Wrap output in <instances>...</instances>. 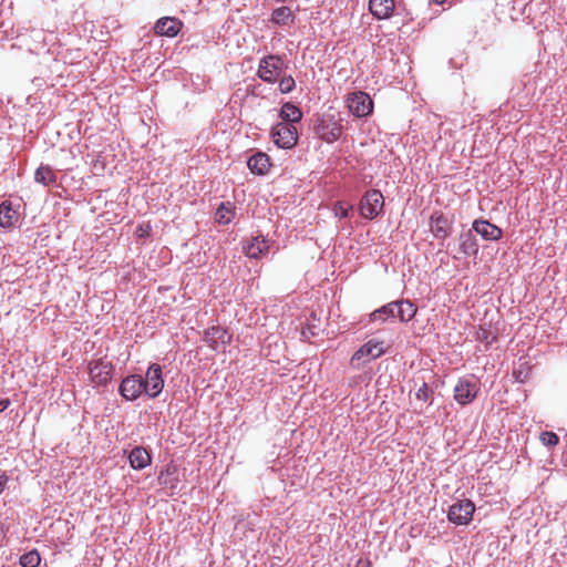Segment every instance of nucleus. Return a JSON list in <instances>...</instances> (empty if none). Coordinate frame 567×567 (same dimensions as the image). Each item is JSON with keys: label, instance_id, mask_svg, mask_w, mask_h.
Masks as SVG:
<instances>
[{"label": "nucleus", "instance_id": "1", "mask_svg": "<svg viewBox=\"0 0 567 567\" xmlns=\"http://www.w3.org/2000/svg\"><path fill=\"white\" fill-rule=\"evenodd\" d=\"M341 121L339 113L326 112L317 117L313 131L324 142L333 143L341 136Z\"/></svg>", "mask_w": 567, "mask_h": 567}, {"label": "nucleus", "instance_id": "2", "mask_svg": "<svg viewBox=\"0 0 567 567\" xmlns=\"http://www.w3.org/2000/svg\"><path fill=\"white\" fill-rule=\"evenodd\" d=\"M385 353L383 341L371 339L362 344L350 358V367L354 370L362 369L365 364L379 359Z\"/></svg>", "mask_w": 567, "mask_h": 567}, {"label": "nucleus", "instance_id": "3", "mask_svg": "<svg viewBox=\"0 0 567 567\" xmlns=\"http://www.w3.org/2000/svg\"><path fill=\"white\" fill-rule=\"evenodd\" d=\"M416 307L410 300L390 302L373 311L370 319H413Z\"/></svg>", "mask_w": 567, "mask_h": 567}, {"label": "nucleus", "instance_id": "4", "mask_svg": "<svg viewBox=\"0 0 567 567\" xmlns=\"http://www.w3.org/2000/svg\"><path fill=\"white\" fill-rule=\"evenodd\" d=\"M287 69L284 58L276 54H269L264 56L259 61L257 75L264 82L275 83L284 74Z\"/></svg>", "mask_w": 567, "mask_h": 567}, {"label": "nucleus", "instance_id": "5", "mask_svg": "<svg viewBox=\"0 0 567 567\" xmlns=\"http://www.w3.org/2000/svg\"><path fill=\"white\" fill-rule=\"evenodd\" d=\"M480 392V381L474 375L460 378L454 386V400L461 405L472 403Z\"/></svg>", "mask_w": 567, "mask_h": 567}, {"label": "nucleus", "instance_id": "6", "mask_svg": "<svg viewBox=\"0 0 567 567\" xmlns=\"http://www.w3.org/2000/svg\"><path fill=\"white\" fill-rule=\"evenodd\" d=\"M87 371L93 386H105L112 380L114 365L105 359L91 360Z\"/></svg>", "mask_w": 567, "mask_h": 567}, {"label": "nucleus", "instance_id": "7", "mask_svg": "<svg viewBox=\"0 0 567 567\" xmlns=\"http://www.w3.org/2000/svg\"><path fill=\"white\" fill-rule=\"evenodd\" d=\"M383 206L382 193L378 189H370L362 196L359 209L363 218L373 219L382 213Z\"/></svg>", "mask_w": 567, "mask_h": 567}, {"label": "nucleus", "instance_id": "8", "mask_svg": "<svg viewBox=\"0 0 567 567\" xmlns=\"http://www.w3.org/2000/svg\"><path fill=\"white\" fill-rule=\"evenodd\" d=\"M274 143L280 148H292L298 142V132L291 123H278L270 132Z\"/></svg>", "mask_w": 567, "mask_h": 567}, {"label": "nucleus", "instance_id": "9", "mask_svg": "<svg viewBox=\"0 0 567 567\" xmlns=\"http://www.w3.org/2000/svg\"><path fill=\"white\" fill-rule=\"evenodd\" d=\"M475 512V505L470 499H461L452 504L447 512V519L455 525H467Z\"/></svg>", "mask_w": 567, "mask_h": 567}, {"label": "nucleus", "instance_id": "10", "mask_svg": "<svg viewBox=\"0 0 567 567\" xmlns=\"http://www.w3.org/2000/svg\"><path fill=\"white\" fill-rule=\"evenodd\" d=\"M144 393L154 399L161 394L164 388V378L162 368L157 363L148 367L145 378L143 379Z\"/></svg>", "mask_w": 567, "mask_h": 567}, {"label": "nucleus", "instance_id": "11", "mask_svg": "<svg viewBox=\"0 0 567 567\" xmlns=\"http://www.w3.org/2000/svg\"><path fill=\"white\" fill-rule=\"evenodd\" d=\"M348 107L354 116L364 117L372 113L373 101L365 92H354L348 99Z\"/></svg>", "mask_w": 567, "mask_h": 567}, {"label": "nucleus", "instance_id": "12", "mask_svg": "<svg viewBox=\"0 0 567 567\" xmlns=\"http://www.w3.org/2000/svg\"><path fill=\"white\" fill-rule=\"evenodd\" d=\"M204 341L213 350L224 348L231 340V333L221 326H213L204 332Z\"/></svg>", "mask_w": 567, "mask_h": 567}, {"label": "nucleus", "instance_id": "13", "mask_svg": "<svg viewBox=\"0 0 567 567\" xmlns=\"http://www.w3.org/2000/svg\"><path fill=\"white\" fill-rule=\"evenodd\" d=\"M118 391L125 400H136L144 393L143 378L137 374L126 377L122 380Z\"/></svg>", "mask_w": 567, "mask_h": 567}, {"label": "nucleus", "instance_id": "14", "mask_svg": "<svg viewBox=\"0 0 567 567\" xmlns=\"http://www.w3.org/2000/svg\"><path fill=\"white\" fill-rule=\"evenodd\" d=\"M453 221L440 212H435L430 218V229L436 239H446L452 233Z\"/></svg>", "mask_w": 567, "mask_h": 567}, {"label": "nucleus", "instance_id": "15", "mask_svg": "<svg viewBox=\"0 0 567 567\" xmlns=\"http://www.w3.org/2000/svg\"><path fill=\"white\" fill-rule=\"evenodd\" d=\"M472 229L485 240H498L503 230L486 219H476L473 221Z\"/></svg>", "mask_w": 567, "mask_h": 567}, {"label": "nucleus", "instance_id": "16", "mask_svg": "<svg viewBox=\"0 0 567 567\" xmlns=\"http://www.w3.org/2000/svg\"><path fill=\"white\" fill-rule=\"evenodd\" d=\"M182 22L173 17H164L157 20L154 31L158 35L176 37L182 28Z\"/></svg>", "mask_w": 567, "mask_h": 567}, {"label": "nucleus", "instance_id": "17", "mask_svg": "<svg viewBox=\"0 0 567 567\" xmlns=\"http://www.w3.org/2000/svg\"><path fill=\"white\" fill-rule=\"evenodd\" d=\"M395 8L394 0H370L369 10L371 14L378 19H389Z\"/></svg>", "mask_w": 567, "mask_h": 567}, {"label": "nucleus", "instance_id": "18", "mask_svg": "<svg viewBox=\"0 0 567 567\" xmlns=\"http://www.w3.org/2000/svg\"><path fill=\"white\" fill-rule=\"evenodd\" d=\"M128 462L133 470H143L151 465L152 456L143 446H135L128 454Z\"/></svg>", "mask_w": 567, "mask_h": 567}, {"label": "nucleus", "instance_id": "19", "mask_svg": "<svg viewBox=\"0 0 567 567\" xmlns=\"http://www.w3.org/2000/svg\"><path fill=\"white\" fill-rule=\"evenodd\" d=\"M19 219V213L9 200L0 204V226L2 228H11Z\"/></svg>", "mask_w": 567, "mask_h": 567}, {"label": "nucleus", "instance_id": "20", "mask_svg": "<svg viewBox=\"0 0 567 567\" xmlns=\"http://www.w3.org/2000/svg\"><path fill=\"white\" fill-rule=\"evenodd\" d=\"M497 333L498 328L494 321H482L476 331V339L489 346L497 339Z\"/></svg>", "mask_w": 567, "mask_h": 567}, {"label": "nucleus", "instance_id": "21", "mask_svg": "<svg viewBox=\"0 0 567 567\" xmlns=\"http://www.w3.org/2000/svg\"><path fill=\"white\" fill-rule=\"evenodd\" d=\"M247 165L251 173L264 175L269 169L270 158L267 154L258 152L248 158Z\"/></svg>", "mask_w": 567, "mask_h": 567}, {"label": "nucleus", "instance_id": "22", "mask_svg": "<svg viewBox=\"0 0 567 567\" xmlns=\"http://www.w3.org/2000/svg\"><path fill=\"white\" fill-rule=\"evenodd\" d=\"M269 249L268 243L265 238L255 237L244 248L245 254L248 258L258 259L262 255H265Z\"/></svg>", "mask_w": 567, "mask_h": 567}, {"label": "nucleus", "instance_id": "23", "mask_svg": "<svg viewBox=\"0 0 567 567\" xmlns=\"http://www.w3.org/2000/svg\"><path fill=\"white\" fill-rule=\"evenodd\" d=\"M322 323L323 321L301 322L300 327L296 329H300L301 340L311 341V339L319 337V334L323 332Z\"/></svg>", "mask_w": 567, "mask_h": 567}, {"label": "nucleus", "instance_id": "24", "mask_svg": "<svg viewBox=\"0 0 567 567\" xmlns=\"http://www.w3.org/2000/svg\"><path fill=\"white\" fill-rule=\"evenodd\" d=\"M279 116L281 117V123H291L295 125V123H298L302 118V112L301 110L296 106L295 104L287 102L281 106Z\"/></svg>", "mask_w": 567, "mask_h": 567}, {"label": "nucleus", "instance_id": "25", "mask_svg": "<svg viewBox=\"0 0 567 567\" xmlns=\"http://www.w3.org/2000/svg\"><path fill=\"white\" fill-rule=\"evenodd\" d=\"M34 181L44 186L56 184V175L49 165H41L34 173Z\"/></svg>", "mask_w": 567, "mask_h": 567}, {"label": "nucleus", "instance_id": "26", "mask_svg": "<svg viewBox=\"0 0 567 567\" xmlns=\"http://www.w3.org/2000/svg\"><path fill=\"white\" fill-rule=\"evenodd\" d=\"M293 19L291 9L282 6L272 11L270 21L277 25H287L289 22H293Z\"/></svg>", "mask_w": 567, "mask_h": 567}, {"label": "nucleus", "instance_id": "27", "mask_svg": "<svg viewBox=\"0 0 567 567\" xmlns=\"http://www.w3.org/2000/svg\"><path fill=\"white\" fill-rule=\"evenodd\" d=\"M460 250L466 256L476 255L478 251V245L476 238L472 235L471 231L462 234L460 236Z\"/></svg>", "mask_w": 567, "mask_h": 567}, {"label": "nucleus", "instance_id": "28", "mask_svg": "<svg viewBox=\"0 0 567 567\" xmlns=\"http://www.w3.org/2000/svg\"><path fill=\"white\" fill-rule=\"evenodd\" d=\"M234 215H235L234 207L229 203L228 204L221 203L215 214L216 220L219 224L230 223Z\"/></svg>", "mask_w": 567, "mask_h": 567}, {"label": "nucleus", "instance_id": "29", "mask_svg": "<svg viewBox=\"0 0 567 567\" xmlns=\"http://www.w3.org/2000/svg\"><path fill=\"white\" fill-rule=\"evenodd\" d=\"M41 561L40 554L37 550H31L20 557V565L22 567H38Z\"/></svg>", "mask_w": 567, "mask_h": 567}, {"label": "nucleus", "instance_id": "30", "mask_svg": "<svg viewBox=\"0 0 567 567\" xmlns=\"http://www.w3.org/2000/svg\"><path fill=\"white\" fill-rule=\"evenodd\" d=\"M539 440L545 446L548 447L556 446L559 442V437L557 436V434L549 431L542 432L539 435Z\"/></svg>", "mask_w": 567, "mask_h": 567}, {"label": "nucleus", "instance_id": "31", "mask_svg": "<svg viewBox=\"0 0 567 567\" xmlns=\"http://www.w3.org/2000/svg\"><path fill=\"white\" fill-rule=\"evenodd\" d=\"M295 86L296 82L291 75H285L279 80V91L284 94L290 93Z\"/></svg>", "mask_w": 567, "mask_h": 567}, {"label": "nucleus", "instance_id": "32", "mask_svg": "<svg viewBox=\"0 0 567 567\" xmlns=\"http://www.w3.org/2000/svg\"><path fill=\"white\" fill-rule=\"evenodd\" d=\"M352 209V205L346 204L343 202H337L333 207V213L339 218H347L349 216V212Z\"/></svg>", "mask_w": 567, "mask_h": 567}, {"label": "nucleus", "instance_id": "33", "mask_svg": "<svg viewBox=\"0 0 567 567\" xmlns=\"http://www.w3.org/2000/svg\"><path fill=\"white\" fill-rule=\"evenodd\" d=\"M416 399L421 401H427L431 395V390L426 383H423L416 391Z\"/></svg>", "mask_w": 567, "mask_h": 567}, {"label": "nucleus", "instance_id": "34", "mask_svg": "<svg viewBox=\"0 0 567 567\" xmlns=\"http://www.w3.org/2000/svg\"><path fill=\"white\" fill-rule=\"evenodd\" d=\"M513 373L518 382H524L527 378V372L524 374L520 369H514Z\"/></svg>", "mask_w": 567, "mask_h": 567}, {"label": "nucleus", "instance_id": "35", "mask_svg": "<svg viewBox=\"0 0 567 567\" xmlns=\"http://www.w3.org/2000/svg\"><path fill=\"white\" fill-rule=\"evenodd\" d=\"M8 481L9 478L6 473L0 474V494L6 489Z\"/></svg>", "mask_w": 567, "mask_h": 567}, {"label": "nucleus", "instance_id": "36", "mask_svg": "<svg viewBox=\"0 0 567 567\" xmlns=\"http://www.w3.org/2000/svg\"><path fill=\"white\" fill-rule=\"evenodd\" d=\"M10 400L8 398L0 399V413L6 411L10 405Z\"/></svg>", "mask_w": 567, "mask_h": 567}, {"label": "nucleus", "instance_id": "37", "mask_svg": "<svg viewBox=\"0 0 567 567\" xmlns=\"http://www.w3.org/2000/svg\"><path fill=\"white\" fill-rule=\"evenodd\" d=\"M310 317H311V319H316V313L311 312Z\"/></svg>", "mask_w": 567, "mask_h": 567}]
</instances>
